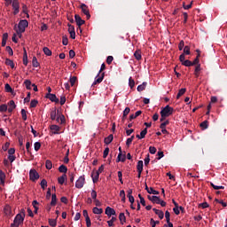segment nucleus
<instances>
[{"instance_id": "f257e3e1", "label": "nucleus", "mask_w": 227, "mask_h": 227, "mask_svg": "<svg viewBox=\"0 0 227 227\" xmlns=\"http://www.w3.org/2000/svg\"><path fill=\"white\" fill-rule=\"evenodd\" d=\"M104 70H106L105 63H103L101 65L100 70H99L98 74H97L95 81L92 83V86H97V84H100V82H102V81H104V77H106V73H102V72H104Z\"/></svg>"}, {"instance_id": "f03ea898", "label": "nucleus", "mask_w": 227, "mask_h": 227, "mask_svg": "<svg viewBox=\"0 0 227 227\" xmlns=\"http://www.w3.org/2000/svg\"><path fill=\"white\" fill-rule=\"evenodd\" d=\"M29 26V22L27 20H20L18 24V29L16 30L17 35H22L26 31V27Z\"/></svg>"}, {"instance_id": "7ed1b4c3", "label": "nucleus", "mask_w": 227, "mask_h": 227, "mask_svg": "<svg viewBox=\"0 0 227 227\" xmlns=\"http://www.w3.org/2000/svg\"><path fill=\"white\" fill-rule=\"evenodd\" d=\"M26 217V213L23 211L21 213H19L13 221V223L11 224H14L15 226H20V224H22V223H24V219Z\"/></svg>"}, {"instance_id": "20e7f679", "label": "nucleus", "mask_w": 227, "mask_h": 227, "mask_svg": "<svg viewBox=\"0 0 227 227\" xmlns=\"http://www.w3.org/2000/svg\"><path fill=\"white\" fill-rule=\"evenodd\" d=\"M175 109H173V107L169 106V105H167L165 107H163L160 113V116H167V118H168V116H171V114H173Z\"/></svg>"}, {"instance_id": "39448f33", "label": "nucleus", "mask_w": 227, "mask_h": 227, "mask_svg": "<svg viewBox=\"0 0 227 227\" xmlns=\"http://www.w3.org/2000/svg\"><path fill=\"white\" fill-rule=\"evenodd\" d=\"M12 10L13 11V15H19V12H20V2L19 0H12Z\"/></svg>"}, {"instance_id": "423d86ee", "label": "nucleus", "mask_w": 227, "mask_h": 227, "mask_svg": "<svg viewBox=\"0 0 227 227\" xmlns=\"http://www.w3.org/2000/svg\"><path fill=\"white\" fill-rule=\"evenodd\" d=\"M84 184H86V178H84V176H81L75 183L76 189H82Z\"/></svg>"}, {"instance_id": "0eeeda50", "label": "nucleus", "mask_w": 227, "mask_h": 227, "mask_svg": "<svg viewBox=\"0 0 227 227\" xmlns=\"http://www.w3.org/2000/svg\"><path fill=\"white\" fill-rule=\"evenodd\" d=\"M29 178L32 182H36V180L40 178V174H38L36 169H31L29 172Z\"/></svg>"}, {"instance_id": "6e6552de", "label": "nucleus", "mask_w": 227, "mask_h": 227, "mask_svg": "<svg viewBox=\"0 0 227 227\" xmlns=\"http://www.w3.org/2000/svg\"><path fill=\"white\" fill-rule=\"evenodd\" d=\"M81 9H82V13H84V15H86L87 19L91 18V15L90 14V9H88V5H86L85 4H82Z\"/></svg>"}, {"instance_id": "1a4fd4ad", "label": "nucleus", "mask_w": 227, "mask_h": 227, "mask_svg": "<svg viewBox=\"0 0 227 227\" xmlns=\"http://www.w3.org/2000/svg\"><path fill=\"white\" fill-rule=\"evenodd\" d=\"M46 98H49V100H51V102H55L56 104L59 103V98H58V97H56V94L48 93V94H46Z\"/></svg>"}, {"instance_id": "9d476101", "label": "nucleus", "mask_w": 227, "mask_h": 227, "mask_svg": "<svg viewBox=\"0 0 227 227\" xmlns=\"http://www.w3.org/2000/svg\"><path fill=\"white\" fill-rule=\"evenodd\" d=\"M74 20L76 22V26H78V27H80V28H81V26H82L86 22L82 20V18H81V16L79 14L74 15Z\"/></svg>"}, {"instance_id": "9b49d317", "label": "nucleus", "mask_w": 227, "mask_h": 227, "mask_svg": "<svg viewBox=\"0 0 227 227\" xmlns=\"http://www.w3.org/2000/svg\"><path fill=\"white\" fill-rule=\"evenodd\" d=\"M4 214L7 217H12L13 216V213L12 212V207H10L8 205L4 207Z\"/></svg>"}, {"instance_id": "f8f14e48", "label": "nucleus", "mask_w": 227, "mask_h": 227, "mask_svg": "<svg viewBox=\"0 0 227 227\" xmlns=\"http://www.w3.org/2000/svg\"><path fill=\"white\" fill-rule=\"evenodd\" d=\"M105 214L108 215V217H111V215H116V211L111 207H107L105 210Z\"/></svg>"}, {"instance_id": "ddd939ff", "label": "nucleus", "mask_w": 227, "mask_h": 227, "mask_svg": "<svg viewBox=\"0 0 227 227\" xmlns=\"http://www.w3.org/2000/svg\"><path fill=\"white\" fill-rule=\"evenodd\" d=\"M196 52H198V55L195 58V59L192 62V67H194V65H196V67L200 65V57L201 56V51L200 50H196Z\"/></svg>"}, {"instance_id": "4468645a", "label": "nucleus", "mask_w": 227, "mask_h": 227, "mask_svg": "<svg viewBox=\"0 0 227 227\" xmlns=\"http://www.w3.org/2000/svg\"><path fill=\"white\" fill-rule=\"evenodd\" d=\"M91 178H92L93 184H97V182H98V178H100V174L97 171L92 172Z\"/></svg>"}, {"instance_id": "2eb2a0df", "label": "nucleus", "mask_w": 227, "mask_h": 227, "mask_svg": "<svg viewBox=\"0 0 227 227\" xmlns=\"http://www.w3.org/2000/svg\"><path fill=\"white\" fill-rule=\"evenodd\" d=\"M113 139H114L113 134L109 135L107 137L104 139L105 145H111V143H113Z\"/></svg>"}, {"instance_id": "dca6fc26", "label": "nucleus", "mask_w": 227, "mask_h": 227, "mask_svg": "<svg viewBox=\"0 0 227 227\" xmlns=\"http://www.w3.org/2000/svg\"><path fill=\"white\" fill-rule=\"evenodd\" d=\"M134 58L137 60V61H141V59H143V57L141 56V50H137L134 52Z\"/></svg>"}, {"instance_id": "f3484780", "label": "nucleus", "mask_w": 227, "mask_h": 227, "mask_svg": "<svg viewBox=\"0 0 227 227\" xmlns=\"http://www.w3.org/2000/svg\"><path fill=\"white\" fill-rule=\"evenodd\" d=\"M142 111L141 110H139V111H137L136 113H135V114H130V116H129V121H132V120H136V118H137V116H141V114H142Z\"/></svg>"}, {"instance_id": "a211bd4d", "label": "nucleus", "mask_w": 227, "mask_h": 227, "mask_svg": "<svg viewBox=\"0 0 227 227\" xmlns=\"http://www.w3.org/2000/svg\"><path fill=\"white\" fill-rule=\"evenodd\" d=\"M147 82H144L142 84L138 85L137 90V91L141 92V91H145V90H146V86H147Z\"/></svg>"}, {"instance_id": "6ab92c4d", "label": "nucleus", "mask_w": 227, "mask_h": 227, "mask_svg": "<svg viewBox=\"0 0 227 227\" xmlns=\"http://www.w3.org/2000/svg\"><path fill=\"white\" fill-rule=\"evenodd\" d=\"M148 200H150V201H152L153 203H156L157 205H158V203H159V201H160V198H159V197H157V196H148Z\"/></svg>"}, {"instance_id": "aec40b11", "label": "nucleus", "mask_w": 227, "mask_h": 227, "mask_svg": "<svg viewBox=\"0 0 227 227\" xmlns=\"http://www.w3.org/2000/svg\"><path fill=\"white\" fill-rule=\"evenodd\" d=\"M153 212L160 217V219H164V212L157 209V208H153Z\"/></svg>"}, {"instance_id": "412c9836", "label": "nucleus", "mask_w": 227, "mask_h": 227, "mask_svg": "<svg viewBox=\"0 0 227 227\" xmlns=\"http://www.w3.org/2000/svg\"><path fill=\"white\" fill-rule=\"evenodd\" d=\"M200 72H201V64H198L195 67V71H194L195 77H200Z\"/></svg>"}, {"instance_id": "4be33fe9", "label": "nucleus", "mask_w": 227, "mask_h": 227, "mask_svg": "<svg viewBox=\"0 0 227 227\" xmlns=\"http://www.w3.org/2000/svg\"><path fill=\"white\" fill-rule=\"evenodd\" d=\"M126 157L121 153H119L116 162H125Z\"/></svg>"}, {"instance_id": "5701e85b", "label": "nucleus", "mask_w": 227, "mask_h": 227, "mask_svg": "<svg viewBox=\"0 0 227 227\" xmlns=\"http://www.w3.org/2000/svg\"><path fill=\"white\" fill-rule=\"evenodd\" d=\"M67 179V174H63L60 177L58 178V182L59 184H60V185H63V184H65V181Z\"/></svg>"}, {"instance_id": "b1692460", "label": "nucleus", "mask_w": 227, "mask_h": 227, "mask_svg": "<svg viewBox=\"0 0 227 227\" xmlns=\"http://www.w3.org/2000/svg\"><path fill=\"white\" fill-rule=\"evenodd\" d=\"M56 203H58V198L56 197V193H53L51 195V207H56Z\"/></svg>"}, {"instance_id": "393cba45", "label": "nucleus", "mask_w": 227, "mask_h": 227, "mask_svg": "<svg viewBox=\"0 0 227 227\" xmlns=\"http://www.w3.org/2000/svg\"><path fill=\"white\" fill-rule=\"evenodd\" d=\"M5 178L6 175L4 174V172H3V170L0 169V184H2V185H4Z\"/></svg>"}, {"instance_id": "a878e982", "label": "nucleus", "mask_w": 227, "mask_h": 227, "mask_svg": "<svg viewBox=\"0 0 227 227\" xmlns=\"http://www.w3.org/2000/svg\"><path fill=\"white\" fill-rule=\"evenodd\" d=\"M7 40H8V33H4L3 35V39H2V47H6Z\"/></svg>"}, {"instance_id": "bb28decb", "label": "nucleus", "mask_w": 227, "mask_h": 227, "mask_svg": "<svg viewBox=\"0 0 227 227\" xmlns=\"http://www.w3.org/2000/svg\"><path fill=\"white\" fill-rule=\"evenodd\" d=\"M23 65H25V67H27V51H26V48H24L23 53Z\"/></svg>"}, {"instance_id": "cd10ccee", "label": "nucleus", "mask_w": 227, "mask_h": 227, "mask_svg": "<svg viewBox=\"0 0 227 227\" xmlns=\"http://www.w3.org/2000/svg\"><path fill=\"white\" fill-rule=\"evenodd\" d=\"M137 169V173H143V160H138Z\"/></svg>"}, {"instance_id": "c85d7f7f", "label": "nucleus", "mask_w": 227, "mask_h": 227, "mask_svg": "<svg viewBox=\"0 0 227 227\" xmlns=\"http://www.w3.org/2000/svg\"><path fill=\"white\" fill-rule=\"evenodd\" d=\"M5 65H7V67H11V68H15V64L13 63V60L10 59H5Z\"/></svg>"}, {"instance_id": "c756f323", "label": "nucleus", "mask_w": 227, "mask_h": 227, "mask_svg": "<svg viewBox=\"0 0 227 227\" xmlns=\"http://www.w3.org/2000/svg\"><path fill=\"white\" fill-rule=\"evenodd\" d=\"M185 91H187L186 88H183L181 90H179L177 95H176V99L178 100V98H180V97H182L183 95L185 94Z\"/></svg>"}, {"instance_id": "7c9ffc66", "label": "nucleus", "mask_w": 227, "mask_h": 227, "mask_svg": "<svg viewBox=\"0 0 227 227\" xmlns=\"http://www.w3.org/2000/svg\"><path fill=\"white\" fill-rule=\"evenodd\" d=\"M32 66L34 67V68H38V67H40V63H38V59H36V57H33Z\"/></svg>"}, {"instance_id": "2f4dec72", "label": "nucleus", "mask_w": 227, "mask_h": 227, "mask_svg": "<svg viewBox=\"0 0 227 227\" xmlns=\"http://www.w3.org/2000/svg\"><path fill=\"white\" fill-rule=\"evenodd\" d=\"M50 129L51 130H53V134H59V126L58 125H51Z\"/></svg>"}, {"instance_id": "473e14b6", "label": "nucleus", "mask_w": 227, "mask_h": 227, "mask_svg": "<svg viewBox=\"0 0 227 227\" xmlns=\"http://www.w3.org/2000/svg\"><path fill=\"white\" fill-rule=\"evenodd\" d=\"M59 173H67L68 171V168H67V166L65 165H60L59 168Z\"/></svg>"}, {"instance_id": "72a5a7b5", "label": "nucleus", "mask_w": 227, "mask_h": 227, "mask_svg": "<svg viewBox=\"0 0 227 227\" xmlns=\"http://www.w3.org/2000/svg\"><path fill=\"white\" fill-rule=\"evenodd\" d=\"M92 212L93 214L100 215V214H103L104 209L98 208L96 207H93Z\"/></svg>"}, {"instance_id": "f704fd0d", "label": "nucleus", "mask_w": 227, "mask_h": 227, "mask_svg": "<svg viewBox=\"0 0 227 227\" xmlns=\"http://www.w3.org/2000/svg\"><path fill=\"white\" fill-rule=\"evenodd\" d=\"M69 82L71 86H75V82H77V76H71L69 79Z\"/></svg>"}, {"instance_id": "c9c22d12", "label": "nucleus", "mask_w": 227, "mask_h": 227, "mask_svg": "<svg viewBox=\"0 0 227 227\" xmlns=\"http://www.w3.org/2000/svg\"><path fill=\"white\" fill-rule=\"evenodd\" d=\"M119 220H120L121 224H123V223H125V221H127V218L125 217V214L124 213H121L119 215Z\"/></svg>"}, {"instance_id": "e433bc0d", "label": "nucleus", "mask_w": 227, "mask_h": 227, "mask_svg": "<svg viewBox=\"0 0 227 227\" xmlns=\"http://www.w3.org/2000/svg\"><path fill=\"white\" fill-rule=\"evenodd\" d=\"M200 127L202 130H206V129H208V121H204L200 123Z\"/></svg>"}, {"instance_id": "4c0bfd02", "label": "nucleus", "mask_w": 227, "mask_h": 227, "mask_svg": "<svg viewBox=\"0 0 227 227\" xmlns=\"http://www.w3.org/2000/svg\"><path fill=\"white\" fill-rule=\"evenodd\" d=\"M46 169H52V161L51 160H47L45 161Z\"/></svg>"}, {"instance_id": "58836bf2", "label": "nucleus", "mask_w": 227, "mask_h": 227, "mask_svg": "<svg viewBox=\"0 0 227 227\" xmlns=\"http://www.w3.org/2000/svg\"><path fill=\"white\" fill-rule=\"evenodd\" d=\"M43 51L46 56H52V51L49 48L44 47Z\"/></svg>"}, {"instance_id": "ea45409f", "label": "nucleus", "mask_w": 227, "mask_h": 227, "mask_svg": "<svg viewBox=\"0 0 227 227\" xmlns=\"http://www.w3.org/2000/svg\"><path fill=\"white\" fill-rule=\"evenodd\" d=\"M8 111V106L6 104H3L0 106V113H6Z\"/></svg>"}, {"instance_id": "a19ab883", "label": "nucleus", "mask_w": 227, "mask_h": 227, "mask_svg": "<svg viewBox=\"0 0 227 227\" xmlns=\"http://www.w3.org/2000/svg\"><path fill=\"white\" fill-rule=\"evenodd\" d=\"M21 116L24 121L27 120V112L25 109H21Z\"/></svg>"}, {"instance_id": "79ce46f5", "label": "nucleus", "mask_w": 227, "mask_h": 227, "mask_svg": "<svg viewBox=\"0 0 227 227\" xmlns=\"http://www.w3.org/2000/svg\"><path fill=\"white\" fill-rule=\"evenodd\" d=\"M146 134H148V129L147 128H145L144 130H142L140 132V137L142 139H145V137H146Z\"/></svg>"}, {"instance_id": "37998d69", "label": "nucleus", "mask_w": 227, "mask_h": 227, "mask_svg": "<svg viewBox=\"0 0 227 227\" xmlns=\"http://www.w3.org/2000/svg\"><path fill=\"white\" fill-rule=\"evenodd\" d=\"M49 224L50 226L56 227L58 224V221L56 219H49Z\"/></svg>"}, {"instance_id": "c03bdc74", "label": "nucleus", "mask_w": 227, "mask_h": 227, "mask_svg": "<svg viewBox=\"0 0 227 227\" xmlns=\"http://www.w3.org/2000/svg\"><path fill=\"white\" fill-rule=\"evenodd\" d=\"M114 221H116V217L113 216L111 220L107 221V224L109 227L114 226Z\"/></svg>"}, {"instance_id": "a18cd8bd", "label": "nucleus", "mask_w": 227, "mask_h": 227, "mask_svg": "<svg viewBox=\"0 0 227 227\" xmlns=\"http://www.w3.org/2000/svg\"><path fill=\"white\" fill-rule=\"evenodd\" d=\"M57 121L59 123H60L61 125H63V123H65V115H60L57 118Z\"/></svg>"}, {"instance_id": "49530a36", "label": "nucleus", "mask_w": 227, "mask_h": 227, "mask_svg": "<svg viewBox=\"0 0 227 227\" xmlns=\"http://www.w3.org/2000/svg\"><path fill=\"white\" fill-rule=\"evenodd\" d=\"M129 88H131V90L132 88H134V86H136V82H134V79H132V77H129Z\"/></svg>"}, {"instance_id": "de8ad7c7", "label": "nucleus", "mask_w": 227, "mask_h": 227, "mask_svg": "<svg viewBox=\"0 0 227 227\" xmlns=\"http://www.w3.org/2000/svg\"><path fill=\"white\" fill-rule=\"evenodd\" d=\"M5 91L7 93H13V89H12V86H10V84L6 83L5 84Z\"/></svg>"}, {"instance_id": "09e8293b", "label": "nucleus", "mask_w": 227, "mask_h": 227, "mask_svg": "<svg viewBox=\"0 0 227 227\" xmlns=\"http://www.w3.org/2000/svg\"><path fill=\"white\" fill-rule=\"evenodd\" d=\"M34 148H35V152H38V150H40V148H42V144L40 142H35L34 144Z\"/></svg>"}, {"instance_id": "8fccbe9b", "label": "nucleus", "mask_w": 227, "mask_h": 227, "mask_svg": "<svg viewBox=\"0 0 227 227\" xmlns=\"http://www.w3.org/2000/svg\"><path fill=\"white\" fill-rule=\"evenodd\" d=\"M182 65H184V67H192V61L186 59L182 63Z\"/></svg>"}, {"instance_id": "3c124183", "label": "nucleus", "mask_w": 227, "mask_h": 227, "mask_svg": "<svg viewBox=\"0 0 227 227\" xmlns=\"http://www.w3.org/2000/svg\"><path fill=\"white\" fill-rule=\"evenodd\" d=\"M57 112H56V108H54V110H52L51 112V120H56V116H57Z\"/></svg>"}, {"instance_id": "603ef678", "label": "nucleus", "mask_w": 227, "mask_h": 227, "mask_svg": "<svg viewBox=\"0 0 227 227\" xmlns=\"http://www.w3.org/2000/svg\"><path fill=\"white\" fill-rule=\"evenodd\" d=\"M170 217H171V215L169 214V211H166L165 212V219H166L167 223H170L171 222Z\"/></svg>"}, {"instance_id": "864d4df0", "label": "nucleus", "mask_w": 227, "mask_h": 227, "mask_svg": "<svg viewBox=\"0 0 227 227\" xmlns=\"http://www.w3.org/2000/svg\"><path fill=\"white\" fill-rule=\"evenodd\" d=\"M24 84H25L27 90H31V81L30 80H25Z\"/></svg>"}, {"instance_id": "5fc2aeb1", "label": "nucleus", "mask_w": 227, "mask_h": 227, "mask_svg": "<svg viewBox=\"0 0 227 227\" xmlns=\"http://www.w3.org/2000/svg\"><path fill=\"white\" fill-rule=\"evenodd\" d=\"M184 54H186V56H189V54H191V48L189 46H184Z\"/></svg>"}, {"instance_id": "6e6d98bb", "label": "nucleus", "mask_w": 227, "mask_h": 227, "mask_svg": "<svg viewBox=\"0 0 227 227\" xmlns=\"http://www.w3.org/2000/svg\"><path fill=\"white\" fill-rule=\"evenodd\" d=\"M211 187H213V189H215V191H219V189H224V186H218L214 184V183H210Z\"/></svg>"}, {"instance_id": "4d7b16f0", "label": "nucleus", "mask_w": 227, "mask_h": 227, "mask_svg": "<svg viewBox=\"0 0 227 227\" xmlns=\"http://www.w3.org/2000/svg\"><path fill=\"white\" fill-rule=\"evenodd\" d=\"M149 153H152V155H155V153H157V148H155L154 146H150Z\"/></svg>"}, {"instance_id": "13d9d810", "label": "nucleus", "mask_w": 227, "mask_h": 227, "mask_svg": "<svg viewBox=\"0 0 227 227\" xmlns=\"http://www.w3.org/2000/svg\"><path fill=\"white\" fill-rule=\"evenodd\" d=\"M6 52H8L9 56H13V50L10 46H6L5 48Z\"/></svg>"}, {"instance_id": "bf43d9fd", "label": "nucleus", "mask_w": 227, "mask_h": 227, "mask_svg": "<svg viewBox=\"0 0 227 227\" xmlns=\"http://www.w3.org/2000/svg\"><path fill=\"white\" fill-rule=\"evenodd\" d=\"M40 185H41L42 189L45 190V188L47 187V180L43 179V180L41 181Z\"/></svg>"}, {"instance_id": "052dcab7", "label": "nucleus", "mask_w": 227, "mask_h": 227, "mask_svg": "<svg viewBox=\"0 0 227 227\" xmlns=\"http://www.w3.org/2000/svg\"><path fill=\"white\" fill-rule=\"evenodd\" d=\"M120 197L121 198L122 203H125V191L124 190H121L120 192Z\"/></svg>"}, {"instance_id": "680f3d73", "label": "nucleus", "mask_w": 227, "mask_h": 227, "mask_svg": "<svg viewBox=\"0 0 227 227\" xmlns=\"http://www.w3.org/2000/svg\"><path fill=\"white\" fill-rule=\"evenodd\" d=\"M157 160H160V159H162V157H164V152H162V151H160V152H158L157 153Z\"/></svg>"}, {"instance_id": "e2e57ef3", "label": "nucleus", "mask_w": 227, "mask_h": 227, "mask_svg": "<svg viewBox=\"0 0 227 227\" xmlns=\"http://www.w3.org/2000/svg\"><path fill=\"white\" fill-rule=\"evenodd\" d=\"M107 155H109V147H106V148L104 150V153H103V159H106V158H107Z\"/></svg>"}, {"instance_id": "0e129e2a", "label": "nucleus", "mask_w": 227, "mask_h": 227, "mask_svg": "<svg viewBox=\"0 0 227 227\" xmlns=\"http://www.w3.org/2000/svg\"><path fill=\"white\" fill-rule=\"evenodd\" d=\"M36 106H38V100L33 99V100L30 102V107H36Z\"/></svg>"}, {"instance_id": "69168bd1", "label": "nucleus", "mask_w": 227, "mask_h": 227, "mask_svg": "<svg viewBox=\"0 0 227 227\" xmlns=\"http://www.w3.org/2000/svg\"><path fill=\"white\" fill-rule=\"evenodd\" d=\"M62 44L63 45H68V37H67V35H64L62 37Z\"/></svg>"}, {"instance_id": "338daca9", "label": "nucleus", "mask_w": 227, "mask_h": 227, "mask_svg": "<svg viewBox=\"0 0 227 227\" xmlns=\"http://www.w3.org/2000/svg\"><path fill=\"white\" fill-rule=\"evenodd\" d=\"M8 106L9 107L12 108V109H15V107H17V106L15 105V101L13 100H11L9 103H8Z\"/></svg>"}, {"instance_id": "774afa93", "label": "nucleus", "mask_w": 227, "mask_h": 227, "mask_svg": "<svg viewBox=\"0 0 227 227\" xmlns=\"http://www.w3.org/2000/svg\"><path fill=\"white\" fill-rule=\"evenodd\" d=\"M148 194H160L158 191L154 190L153 188L150 187L148 191Z\"/></svg>"}]
</instances>
